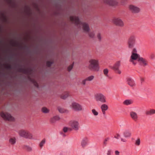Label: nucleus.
Instances as JSON below:
<instances>
[{
  "label": "nucleus",
  "instance_id": "1",
  "mask_svg": "<svg viewBox=\"0 0 155 155\" xmlns=\"http://www.w3.org/2000/svg\"><path fill=\"white\" fill-rule=\"evenodd\" d=\"M137 60L139 64L141 66H145L147 65V60L145 59L140 57V55L137 53L136 48H134L131 52L129 61L134 65H135L137 64Z\"/></svg>",
  "mask_w": 155,
  "mask_h": 155
},
{
  "label": "nucleus",
  "instance_id": "2",
  "mask_svg": "<svg viewBox=\"0 0 155 155\" xmlns=\"http://www.w3.org/2000/svg\"><path fill=\"white\" fill-rule=\"evenodd\" d=\"M70 20L71 21L74 22L75 24L79 27L82 26L84 32H88L90 31L88 25L85 23H81L79 20L78 18L76 16H71L70 17Z\"/></svg>",
  "mask_w": 155,
  "mask_h": 155
},
{
  "label": "nucleus",
  "instance_id": "3",
  "mask_svg": "<svg viewBox=\"0 0 155 155\" xmlns=\"http://www.w3.org/2000/svg\"><path fill=\"white\" fill-rule=\"evenodd\" d=\"M88 68L91 71L97 72L99 70V62L98 60L91 59L89 61Z\"/></svg>",
  "mask_w": 155,
  "mask_h": 155
},
{
  "label": "nucleus",
  "instance_id": "4",
  "mask_svg": "<svg viewBox=\"0 0 155 155\" xmlns=\"http://www.w3.org/2000/svg\"><path fill=\"white\" fill-rule=\"evenodd\" d=\"M18 133L21 137L29 139H33L32 134L27 131L21 130L18 131Z\"/></svg>",
  "mask_w": 155,
  "mask_h": 155
},
{
  "label": "nucleus",
  "instance_id": "5",
  "mask_svg": "<svg viewBox=\"0 0 155 155\" xmlns=\"http://www.w3.org/2000/svg\"><path fill=\"white\" fill-rule=\"evenodd\" d=\"M69 125L72 130L75 131L78 130L80 127L79 121L75 120H70L69 123Z\"/></svg>",
  "mask_w": 155,
  "mask_h": 155
},
{
  "label": "nucleus",
  "instance_id": "6",
  "mask_svg": "<svg viewBox=\"0 0 155 155\" xmlns=\"http://www.w3.org/2000/svg\"><path fill=\"white\" fill-rule=\"evenodd\" d=\"M136 43V37L134 35H131L127 41V46L129 48L131 49L134 47Z\"/></svg>",
  "mask_w": 155,
  "mask_h": 155
},
{
  "label": "nucleus",
  "instance_id": "7",
  "mask_svg": "<svg viewBox=\"0 0 155 155\" xmlns=\"http://www.w3.org/2000/svg\"><path fill=\"white\" fill-rule=\"evenodd\" d=\"M94 98L96 101L100 102L103 103L106 102V98L105 96L102 93L96 94L94 96Z\"/></svg>",
  "mask_w": 155,
  "mask_h": 155
},
{
  "label": "nucleus",
  "instance_id": "8",
  "mask_svg": "<svg viewBox=\"0 0 155 155\" xmlns=\"http://www.w3.org/2000/svg\"><path fill=\"white\" fill-rule=\"evenodd\" d=\"M70 108L74 111H80L83 110L82 106L79 103L75 102H72L70 105Z\"/></svg>",
  "mask_w": 155,
  "mask_h": 155
},
{
  "label": "nucleus",
  "instance_id": "9",
  "mask_svg": "<svg viewBox=\"0 0 155 155\" xmlns=\"http://www.w3.org/2000/svg\"><path fill=\"white\" fill-rule=\"evenodd\" d=\"M1 116L5 120L13 121L15 120L14 117L7 113L2 112L1 113Z\"/></svg>",
  "mask_w": 155,
  "mask_h": 155
},
{
  "label": "nucleus",
  "instance_id": "10",
  "mask_svg": "<svg viewBox=\"0 0 155 155\" xmlns=\"http://www.w3.org/2000/svg\"><path fill=\"white\" fill-rule=\"evenodd\" d=\"M112 22L115 25L122 27L124 25V23L122 20L118 18H114L112 20Z\"/></svg>",
  "mask_w": 155,
  "mask_h": 155
},
{
  "label": "nucleus",
  "instance_id": "11",
  "mask_svg": "<svg viewBox=\"0 0 155 155\" xmlns=\"http://www.w3.org/2000/svg\"><path fill=\"white\" fill-rule=\"evenodd\" d=\"M129 9L133 13H137L140 11V9L139 7L133 5H130L129 6Z\"/></svg>",
  "mask_w": 155,
  "mask_h": 155
},
{
  "label": "nucleus",
  "instance_id": "12",
  "mask_svg": "<svg viewBox=\"0 0 155 155\" xmlns=\"http://www.w3.org/2000/svg\"><path fill=\"white\" fill-rule=\"evenodd\" d=\"M120 61H117L114 65L112 68L114 70L115 72L118 74H121V71L119 69V67L120 66Z\"/></svg>",
  "mask_w": 155,
  "mask_h": 155
},
{
  "label": "nucleus",
  "instance_id": "13",
  "mask_svg": "<svg viewBox=\"0 0 155 155\" xmlns=\"http://www.w3.org/2000/svg\"><path fill=\"white\" fill-rule=\"evenodd\" d=\"M104 2L110 6H115L117 4V2L114 0H103Z\"/></svg>",
  "mask_w": 155,
  "mask_h": 155
},
{
  "label": "nucleus",
  "instance_id": "14",
  "mask_svg": "<svg viewBox=\"0 0 155 155\" xmlns=\"http://www.w3.org/2000/svg\"><path fill=\"white\" fill-rule=\"evenodd\" d=\"M100 108L103 115H105L106 114V111L108 109V106L107 104H103L101 105Z\"/></svg>",
  "mask_w": 155,
  "mask_h": 155
},
{
  "label": "nucleus",
  "instance_id": "15",
  "mask_svg": "<svg viewBox=\"0 0 155 155\" xmlns=\"http://www.w3.org/2000/svg\"><path fill=\"white\" fill-rule=\"evenodd\" d=\"M130 115L131 118L134 121H136L138 120V116L137 113L132 111L130 112Z\"/></svg>",
  "mask_w": 155,
  "mask_h": 155
},
{
  "label": "nucleus",
  "instance_id": "16",
  "mask_svg": "<svg viewBox=\"0 0 155 155\" xmlns=\"http://www.w3.org/2000/svg\"><path fill=\"white\" fill-rule=\"evenodd\" d=\"M127 84L130 87H132L135 86V84L134 81L130 78H128L127 79Z\"/></svg>",
  "mask_w": 155,
  "mask_h": 155
},
{
  "label": "nucleus",
  "instance_id": "17",
  "mask_svg": "<svg viewBox=\"0 0 155 155\" xmlns=\"http://www.w3.org/2000/svg\"><path fill=\"white\" fill-rule=\"evenodd\" d=\"M130 132L128 130H125L123 133V135L125 138L130 137L131 136Z\"/></svg>",
  "mask_w": 155,
  "mask_h": 155
},
{
  "label": "nucleus",
  "instance_id": "18",
  "mask_svg": "<svg viewBox=\"0 0 155 155\" xmlns=\"http://www.w3.org/2000/svg\"><path fill=\"white\" fill-rule=\"evenodd\" d=\"M60 119L58 116H55L51 118L50 122L51 123H54L57 121L59 120Z\"/></svg>",
  "mask_w": 155,
  "mask_h": 155
},
{
  "label": "nucleus",
  "instance_id": "19",
  "mask_svg": "<svg viewBox=\"0 0 155 155\" xmlns=\"http://www.w3.org/2000/svg\"><path fill=\"white\" fill-rule=\"evenodd\" d=\"M145 114L147 115H151L155 114V110L150 109L147 110L145 112Z\"/></svg>",
  "mask_w": 155,
  "mask_h": 155
},
{
  "label": "nucleus",
  "instance_id": "20",
  "mask_svg": "<svg viewBox=\"0 0 155 155\" xmlns=\"http://www.w3.org/2000/svg\"><path fill=\"white\" fill-rule=\"evenodd\" d=\"M58 111L60 113H68V110L65 109L60 107H58Z\"/></svg>",
  "mask_w": 155,
  "mask_h": 155
},
{
  "label": "nucleus",
  "instance_id": "21",
  "mask_svg": "<svg viewBox=\"0 0 155 155\" xmlns=\"http://www.w3.org/2000/svg\"><path fill=\"white\" fill-rule=\"evenodd\" d=\"M133 102V101L131 100H126L123 102V104L125 105H129L132 104Z\"/></svg>",
  "mask_w": 155,
  "mask_h": 155
},
{
  "label": "nucleus",
  "instance_id": "22",
  "mask_svg": "<svg viewBox=\"0 0 155 155\" xmlns=\"http://www.w3.org/2000/svg\"><path fill=\"white\" fill-rule=\"evenodd\" d=\"M87 144V140L86 139H83L81 142V145L83 147H84Z\"/></svg>",
  "mask_w": 155,
  "mask_h": 155
},
{
  "label": "nucleus",
  "instance_id": "23",
  "mask_svg": "<svg viewBox=\"0 0 155 155\" xmlns=\"http://www.w3.org/2000/svg\"><path fill=\"white\" fill-rule=\"evenodd\" d=\"M23 148L28 151H31L32 150V148L26 145L23 146Z\"/></svg>",
  "mask_w": 155,
  "mask_h": 155
},
{
  "label": "nucleus",
  "instance_id": "24",
  "mask_svg": "<svg viewBox=\"0 0 155 155\" xmlns=\"http://www.w3.org/2000/svg\"><path fill=\"white\" fill-rule=\"evenodd\" d=\"M94 76L93 75H91L87 77L86 78L88 81H91L94 79Z\"/></svg>",
  "mask_w": 155,
  "mask_h": 155
},
{
  "label": "nucleus",
  "instance_id": "25",
  "mask_svg": "<svg viewBox=\"0 0 155 155\" xmlns=\"http://www.w3.org/2000/svg\"><path fill=\"white\" fill-rule=\"evenodd\" d=\"M41 110L44 113H48L49 112V110L46 107H43L42 108Z\"/></svg>",
  "mask_w": 155,
  "mask_h": 155
},
{
  "label": "nucleus",
  "instance_id": "26",
  "mask_svg": "<svg viewBox=\"0 0 155 155\" xmlns=\"http://www.w3.org/2000/svg\"><path fill=\"white\" fill-rule=\"evenodd\" d=\"M91 112L95 116H97L98 115V112L95 109H92Z\"/></svg>",
  "mask_w": 155,
  "mask_h": 155
},
{
  "label": "nucleus",
  "instance_id": "27",
  "mask_svg": "<svg viewBox=\"0 0 155 155\" xmlns=\"http://www.w3.org/2000/svg\"><path fill=\"white\" fill-rule=\"evenodd\" d=\"M45 142L46 140L45 139H43L41 141L39 144V146L41 148H42L43 147L44 144L45 143Z\"/></svg>",
  "mask_w": 155,
  "mask_h": 155
},
{
  "label": "nucleus",
  "instance_id": "28",
  "mask_svg": "<svg viewBox=\"0 0 155 155\" xmlns=\"http://www.w3.org/2000/svg\"><path fill=\"white\" fill-rule=\"evenodd\" d=\"M9 142L11 144H14L16 142L15 139V138H11L9 140Z\"/></svg>",
  "mask_w": 155,
  "mask_h": 155
},
{
  "label": "nucleus",
  "instance_id": "29",
  "mask_svg": "<svg viewBox=\"0 0 155 155\" xmlns=\"http://www.w3.org/2000/svg\"><path fill=\"white\" fill-rule=\"evenodd\" d=\"M103 73L107 77H108V69L107 68L104 69L103 70Z\"/></svg>",
  "mask_w": 155,
  "mask_h": 155
},
{
  "label": "nucleus",
  "instance_id": "30",
  "mask_svg": "<svg viewBox=\"0 0 155 155\" xmlns=\"http://www.w3.org/2000/svg\"><path fill=\"white\" fill-rule=\"evenodd\" d=\"M89 36L90 38H93L95 36V33L94 32H90L88 33Z\"/></svg>",
  "mask_w": 155,
  "mask_h": 155
},
{
  "label": "nucleus",
  "instance_id": "31",
  "mask_svg": "<svg viewBox=\"0 0 155 155\" xmlns=\"http://www.w3.org/2000/svg\"><path fill=\"white\" fill-rule=\"evenodd\" d=\"M87 81H88L85 78L82 81L81 84L82 85L85 86L87 84Z\"/></svg>",
  "mask_w": 155,
  "mask_h": 155
},
{
  "label": "nucleus",
  "instance_id": "32",
  "mask_svg": "<svg viewBox=\"0 0 155 155\" xmlns=\"http://www.w3.org/2000/svg\"><path fill=\"white\" fill-rule=\"evenodd\" d=\"M69 96V95L68 94H67L65 95L61 96V98L64 99H66L67 97H68Z\"/></svg>",
  "mask_w": 155,
  "mask_h": 155
},
{
  "label": "nucleus",
  "instance_id": "33",
  "mask_svg": "<svg viewBox=\"0 0 155 155\" xmlns=\"http://www.w3.org/2000/svg\"><path fill=\"white\" fill-rule=\"evenodd\" d=\"M109 139H110V138L109 137H107V138H106L104 140V144L105 145H106L107 144V141H108L109 140Z\"/></svg>",
  "mask_w": 155,
  "mask_h": 155
},
{
  "label": "nucleus",
  "instance_id": "34",
  "mask_svg": "<svg viewBox=\"0 0 155 155\" xmlns=\"http://www.w3.org/2000/svg\"><path fill=\"white\" fill-rule=\"evenodd\" d=\"M74 65L73 64H72L70 65L68 68V70L69 71H70L73 68Z\"/></svg>",
  "mask_w": 155,
  "mask_h": 155
},
{
  "label": "nucleus",
  "instance_id": "35",
  "mask_svg": "<svg viewBox=\"0 0 155 155\" xmlns=\"http://www.w3.org/2000/svg\"><path fill=\"white\" fill-rule=\"evenodd\" d=\"M140 139H138L136 140L135 144L139 146L140 145Z\"/></svg>",
  "mask_w": 155,
  "mask_h": 155
},
{
  "label": "nucleus",
  "instance_id": "36",
  "mask_svg": "<svg viewBox=\"0 0 155 155\" xmlns=\"http://www.w3.org/2000/svg\"><path fill=\"white\" fill-rule=\"evenodd\" d=\"M53 63L52 62L47 61L46 63L48 67L50 66L51 64Z\"/></svg>",
  "mask_w": 155,
  "mask_h": 155
},
{
  "label": "nucleus",
  "instance_id": "37",
  "mask_svg": "<svg viewBox=\"0 0 155 155\" xmlns=\"http://www.w3.org/2000/svg\"><path fill=\"white\" fill-rule=\"evenodd\" d=\"M97 37L99 41H101V37L100 34L99 33L97 34Z\"/></svg>",
  "mask_w": 155,
  "mask_h": 155
},
{
  "label": "nucleus",
  "instance_id": "38",
  "mask_svg": "<svg viewBox=\"0 0 155 155\" xmlns=\"http://www.w3.org/2000/svg\"><path fill=\"white\" fill-rule=\"evenodd\" d=\"M20 72H22L24 73H25V74H27L28 73V72L27 71H26L24 69H22L21 70H20Z\"/></svg>",
  "mask_w": 155,
  "mask_h": 155
},
{
  "label": "nucleus",
  "instance_id": "39",
  "mask_svg": "<svg viewBox=\"0 0 155 155\" xmlns=\"http://www.w3.org/2000/svg\"><path fill=\"white\" fill-rule=\"evenodd\" d=\"M121 140L123 142H126L127 141V140L123 138H121Z\"/></svg>",
  "mask_w": 155,
  "mask_h": 155
},
{
  "label": "nucleus",
  "instance_id": "40",
  "mask_svg": "<svg viewBox=\"0 0 155 155\" xmlns=\"http://www.w3.org/2000/svg\"><path fill=\"white\" fill-rule=\"evenodd\" d=\"M63 131L64 132H65V133L66 132L68 131V128L66 127H64L63 128Z\"/></svg>",
  "mask_w": 155,
  "mask_h": 155
},
{
  "label": "nucleus",
  "instance_id": "41",
  "mask_svg": "<svg viewBox=\"0 0 155 155\" xmlns=\"http://www.w3.org/2000/svg\"><path fill=\"white\" fill-rule=\"evenodd\" d=\"M120 137V135L118 134H117L114 137V138H115L117 139H118Z\"/></svg>",
  "mask_w": 155,
  "mask_h": 155
},
{
  "label": "nucleus",
  "instance_id": "42",
  "mask_svg": "<svg viewBox=\"0 0 155 155\" xmlns=\"http://www.w3.org/2000/svg\"><path fill=\"white\" fill-rule=\"evenodd\" d=\"M119 152L118 150H116L115 152V153L116 155H120Z\"/></svg>",
  "mask_w": 155,
  "mask_h": 155
},
{
  "label": "nucleus",
  "instance_id": "43",
  "mask_svg": "<svg viewBox=\"0 0 155 155\" xmlns=\"http://www.w3.org/2000/svg\"><path fill=\"white\" fill-rule=\"evenodd\" d=\"M107 155H110V151L108 150L107 153Z\"/></svg>",
  "mask_w": 155,
  "mask_h": 155
},
{
  "label": "nucleus",
  "instance_id": "44",
  "mask_svg": "<svg viewBox=\"0 0 155 155\" xmlns=\"http://www.w3.org/2000/svg\"><path fill=\"white\" fill-rule=\"evenodd\" d=\"M6 68H11V66L10 65L7 66Z\"/></svg>",
  "mask_w": 155,
  "mask_h": 155
},
{
  "label": "nucleus",
  "instance_id": "45",
  "mask_svg": "<svg viewBox=\"0 0 155 155\" xmlns=\"http://www.w3.org/2000/svg\"><path fill=\"white\" fill-rule=\"evenodd\" d=\"M122 1H127V0H121Z\"/></svg>",
  "mask_w": 155,
  "mask_h": 155
},
{
  "label": "nucleus",
  "instance_id": "46",
  "mask_svg": "<svg viewBox=\"0 0 155 155\" xmlns=\"http://www.w3.org/2000/svg\"><path fill=\"white\" fill-rule=\"evenodd\" d=\"M154 58V56H153V57H151V58Z\"/></svg>",
  "mask_w": 155,
  "mask_h": 155
},
{
  "label": "nucleus",
  "instance_id": "47",
  "mask_svg": "<svg viewBox=\"0 0 155 155\" xmlns=\"http://www.w3.org/2000/svg\"><path fill=\"white\" fill-rule=\"evenodd\" d=\"M14 44V45H14V46H15V45H14V44H15V43H14V44Z\"/></svg>",
  "mask_w": 155,
  "mask_h": 155
}]
</instances>
